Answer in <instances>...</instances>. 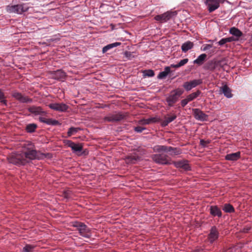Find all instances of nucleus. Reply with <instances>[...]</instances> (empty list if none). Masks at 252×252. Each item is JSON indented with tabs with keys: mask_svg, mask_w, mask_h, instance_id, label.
I'll return each instance as SVG.
<instances>
[{
	"mask_svg": "<svg viewBox=\"0 0 252 252\" xmlns=\"http://www.w3.org/2000/svg\"><path fill=\"white\" fill-rule=\"evenodd\" d=\"M22 154L24 158L26 159L27 163L30 160L44 159L47 157L48 155L35 150L34 145L31 142L23 147Z\"/></svg>",
	"mask_w": 252,
	"mask_h": 252,
	"instance_id": "obj_1",
	"label": "nucleus"
},
{
	"mask_svg": "<svg viewBox=\"0 0 252 252\" xmlns=\"http://www.w3.org/2000/svg\"><path fill=\"white\" fill-rule=\"evenodd\" d=\"M30 7L27 3H21L16 5H9L6 7V10L9 13H16L22 14L27 12Z\"/></svg>",
	"mask_w": 252,
	"mask_h": 252,
	"instance_id": "obj_2",
	"label": "nucleus"
},
{
	"mask_svg": "<svg viewBox=\"0 0 252 252\" xmlns=\"http://www.w3.org/2000/svg\"><path fill=\"white\" fill-rule=\"evenodd\" d=\"M183 93V91L177 89L172 91L166 98V101L169 106H173Z\"/></svg>",
	"mask_w": 252,
	"mask_h": 252,
	"instance_id": "obj_3",
	"label": "nucleus"
},
{
	"mask_svg": "<svg viewBox=\"0 0 252 252\" xmlns=\"http://www.w3.org/2000/svg\"><path fill=\"white\" fill-rule=\"evenodd\" d=\"M126 116V113L116 111L113 113H109L104 118V121L106 122H117L125 119Z\"/></svg>",
	"mask_w": 252,
	"mask_h": 252,
	"instance_id": "obj_4",
	"label": "nucleus"
},
{
	"mask_svg": "<svg viewBox=\"0 0 252 252\" xmlns=\"http://www.w3.org/2000/svg\"><path fill=\"white\" fill-rule=\"evenodd\" d=\"M73 226L77 228L82 236L87 238H90L91 237V229L84 223L76 221L74 222Z\"/></svg>",
	"mask_w": 252,
	"mask_h": 252,
	"instance_id": "obj_5",
	"label": "nucleus"
},
{
	"mask_svg": "<svg viewBox=\"0 0 252 252\" xmlns=\"http://www.w3.org/2000/svg\"><path fill=\"white\" fill-rule=\"evenodd\" d=\"M226 0H205V5L208 11L212 13L218 9L220 4L224 3Z\"/></svg>",
	"mask_w": 252,
	"mask_h": 252,
	"instance_id": "obj_6",
	"label": "nucleus"
},
{
	"mask_svg": "<svg viewBox=\"0 0 252 252\" xmlns=\"http://www.w3.org/2000/svg\"><path fill=\"white\" fill-rule=\"evenodd\" d=\"M177 14L176 11H167L162 14L156 16L154 19L160 23H165L171 18L175 17Z\"/></svg>",
	"mask_w": 252,
	"mask_h": 252,
	"instance_id": "obj_7",
	"label": "nucleus"
},
{
	"mask_svg": "<svg viewBox=\"0 0 252 252\" xmlns=\"http://www.w3.org/2000/svg\"><path fill=\"white\" fill-rule=\"evenodd\" d=\"M152 158L156 163L159 164L167 165L171 164L168 156L164 153L154 154L152 155Z\"/></svg>",
	"mask_w": 252,
	"mask_h": 252,
	"instance_id": "obj_8",
	"label": "nucleus"
},
{
	"mask_svg": "<svg viewBox=\"0 0 252 252\" xmlns=\"http://www.w3.org/2000/svg\"><path fill=\"white\" fill-rule=\"evenodd\" d=\"M8 160L9 163L17 166L24 165L27 163V161L23 157L22 153L11 156L8 158Z\"/></svg>",
	"mask_w": 252,
	"mask_h": 252,
	"instance_id": "obj_9",
	"label": "nucleus"
},
{
	"mask_svg": "<svg viewBox=\"0 0 252 252\" xmlns=\"http://www.w3.org/2000/svg\"><path fill=\"white\" fill-rule=\"evenodd\" d=\"M192 111L193 115L196 120L201 122L208 121V116L199 109L193 108Z\"/></svg>",
	"mask_w": 252,
	"mask_h": 252,
	"instance_id": "obj_10",
	"label": "nucleus"
},
{
	"mask_svg": "<svg viewBox=\"0 0 252 252\" xmlns=\"http://www.w3.org/2000/svg\"><path fill=\"white\" fill-rule=\"evenodd\" d=\"M12 96L21 103H32V99L26 96L23 95L21 93L14 91L12 93Z\"/></svg>",
	"mask_w": 252,
	"mask_h": 252,
	"instance_id": "obj_11",
	"label": "nucleus"
},
{
	"mask_svg": "<svg viewBox=\"0 0 252 252\" xmlns=\"http://www.w3.org/2000/svg\"><path fill=\"white\" fill-rule=\"evenodd\" d=\"M51 109L59 112H65L68 109V106L63 103H52L48 105Z\"/></svg>",
	"mask_w": 252,
	"mask_h": 252,
	"instance_id": "obj_12",
	"label": "nucleus"
},
{
	"mask_svg": "<svg viewBox=\"0 0 252 252\" xmlns=\"http://www.w3.org/2000/svg\"><path fill=\"white\" fill-rule=\"evenodd\" d=\"M201 79H194L189 82H186L184 83L183 86L187 91L191 90L192 88L202 84Z\"/></svg>",
	"mask_w": 252,
	"mask_h": 252,
	"instance_id": "obj_13",
	"label": "nucleus"
},
{
	"mask_svg": "<svg viewBox=\"0 0 252 252\" xmlns=\"http://www.w3.org/2000/svg\"><path fill=\"white\" fill-rule=\"evenodd\" d=\"M219 232L216 226L211 227L210 233L208 235V239L210 243H213L218 238Z\"/></svg>",
	"mask_w": 252,
	"mask_h": 252,
	"instance_id": "obj_14",
	"label": "nucleus"
},
{
	"mask_svg": "<svg viewBox=\"0 0 252 252\" xmlns=\"http://www.w3.org/2000/svg\"><path fill=\"white\" fill-rule=\"evenodd\" d=\"M66 144L69 147L71 148L73 152L74 153L80 152L83 150V146L81 143H75L71 140H67L66 142Z\"/></svg>",
	"mask_w": 252,
	"mask_h": 252,
	"instance_id": "obj_15",
	"label": "nucleus"
},
{
	"mask_svg": "<svg viewBox=\"0 0 252 252\" xmlns=\"http://www.w3.org/2000/svg\"><path fill=\"white\" fill-rule=\"evenodd\" d=\"M141 157L137 154H132L127 156L125 158V160L127 164H134L140 160Z\"/></svg>",
	"mask_w": 252,
	"mask_h": 252,
	"instance_id": "obj_16",
	"label": "nucleus"
},
{
	"mask_svg": "<svg viewBox=\"0 0 252 252\" xmlns=\"http://www.w3.org/2000/svg\"><path fill=\"white\" fill-rule=\"evenodd\" d=\"M174 165L177 168H181L185 170H189L190 166H189L188 161L185 160H179L174 161L173 162Z\"/></svg>",
	"mask_w": 252,
	"mask_h": 252,
	"instance_id": "obj_17",
	"label": "nucleus"
},
{
	"mask_svg": "<svg viewBox=\"0 0 252 252\" xmlns=\"http://www.w3.org/2000/svg\"><path fill=\"white\" fill-rule=\"evenodd\" d=\"M28 111L34 115H39L45 113V112L40 106H30L28 108Z\"/></svg>",
	"mask_w": 252,
	"mask_h": 252,
	"instance_id": "obj_18",
	"label": "nucleus"
},
{
	"mask_svg": "<svg viewBox=\"0 0 252 252\" xmlns=\"http://www.w3.org/2000/svg\"><path fill=\"white\" fill-rule=\"evenodd\" d=\"M229 32L230 34H232L236 39H237L238 41L243 34V32L239 29L234 27L230 28Z\"/></svg>",
	"mask_w": 252,
	"mask_h": 252,
	"instance_id": "obj_19",
	"label": "nucleus"
},
{
	"mask_svg": "<svg viewBox=\"0 0 252 252\" xmlns=\"http://www.w3.org/2000/svg\"><path fill=\"white\" fill-rule=\"evenodd\" d=\"M241 153L237 152L234 153H231L227 154L225 156V159L227 160L230 161H236L240 158Z\"/></svg>",
	"mask_w": 252,
	"mask_h": 252,
	"instance_id": "obj_20",
	"label": "nucleus"
},
{
	"mask_svg": "<svg viewBox=\"0 0 252 252\" xmlns=\"http://www.w3.org/2000/svg\"><path fill=\"white\" fill-rule=\"evenodd\" d=\"M220 91L227 98H230L232 97L231 89L226 85H224L220 87Z\"/></svg>",
	"mask_w": 252,
	"mask_h": 252,
	"instance_id": "obj_21",
	"label": "nucleus"
},
{
	"mask_svg": "<svg viewBox=\"0 0 252 252\" xmlns=\"http://www.w3.org/2000/svg\"><path fill=\"white\" fill-rule=\"evenodd\" d=\"M210 214L215 217H221L222 213L220 209L217 206H211L210 207Z\"/></svg>",
	"mask_w": 252,
	"mask_h": 252,
	"instance_id": "obj_22",
	"label": "nucleus"
},
{
	"mask_svg": "<svg viewBox=\"0 0 252 252\" xmlns=\"http://www.w3.org/2000/svg\"><path fill=\"white\" fill-rule=\"evenodd\" d=\"M177 118V116L175 114H172L167 117H165L164 119L161 122V126H167L169 123L173 122Z\"/></svg>",
	"mask_w": 252,
	"mask_h": 252,
	"instance_id": "obj_23",
	"label": "nucleus"
},
{
	"mask_svg": "<svg viewBox=\"0 0 252 252\" xmlns=\"http://www.w3.org/2000/svg\"><path fill=\"white\" fill-rule=\"evenodd\" d=\"M193 45L194 44L193 42L190 41H188L182 44L181 46V49L183 52L186 53L188 50L192 49L193 47Z\"/></svg>",
	"mask_w": 252,
	"mask_h": 252,
	"instance_id": "obj_24",
	"label": "nucleus"
},
{
	"mask_svg": "<svg viewBox=\"0 0 252 252\" xmlns=\"http://www.w3.org/2000/svg\"><path fill=\"white\" fill-rule=\"evenodd\" d=\"M207 58V55L205 54H202L199 55L196 59L193 61V63L196 64L198 65H202Z\"/></svg>",
	"mask_w": 252,
	"mask_h": 252,
	"instance_id": "obj_25",
	"label": "nucleus"
},
{
	"mask_svg": "<svg viewBox=\"0 0 252 252\" xmlns=\"http://www.w3.org/2000/svg\"><path fill=\"white\" fill-rule=\"evenodd\" d=\"M170 66H166L164 71L160 72L158 75V78L159 79H162L165 78L168 74L170 72Z\"/></svg>",
	"mask_w": 252,
	"mask_h": 252,
	"instance_id": "obj_26",
	"label": "nucleus"
},
{
	"mask_svg": "<svg viewBox=\"0 0 252 252\" xmlns=\"http://www.w3.org/2000/svg\"><path fill=\"white\" fill-rule=\"evenodd\" d=\"M169 146L164 145H156L153 148V151L155 152H167Z\"/></svg>",
	"mask_w": 252,
	"mask_h": 252,
	"instance_id": "obj_27",
	"label": "nucleus"
},
{
	"mask_svg": "<svg viewBox=\"0 0 252 252\" xmlns=\"http://www.w3.org/2000/svg\"><path fill=\"white\" fill-rule=\"evenodd\" d=\"M167 152H169L171 156H176L180 155L182 153V150L178 148L169 146Z\"/></svg>",
	"mask_w": 252,
	"mask_h": 252,
	"instance_id": "obj_28",
	"label": "nucleus"
},
{
	"mask_svg": "<svg viewBox=\"0 0 252 252\" xmlns=\"http://www.w3.org/2000/svg\"><path fill=\"white\" fill-rule=\"evenodd\" d=\"M121 44V42H114L107 45L102 48V52L103 53L106 52L109 50L112 49L113 48L117 47Z\"/></svg>",
	"mask_w": 252,
	"mask_h": 252,
	"instance_id": "obj_29",
	"label": "nucleus"
},
{
	"mask_svg": "<svg viewBox=\"0 0 252 252\" xmlns=\"http://www.w3.org/2000/svg\"><path fill=\"white\" fill-rule=\"evenodd\" d=\"M222 210L226 213H232L234 212L233 207L230 204H225L222 208Z\"/></svg>",
	"mask_w": 252,
	"mask_h": 252,
	"instance_id": "obj_30",
	"label": "nucleus"
},
{
	"mask_svg": "<svg viewBox=\"0 0 252 252\" xmlns=\"http://www.w3.org/2000/svg\"><path fill=\"white\" fill-rule=\"evenodd\" d=\"M201 92L199 91H197L195 93H191L188 95L187 97L188 98V100L191 101L196 98L198 95L200 94Z\"/></svg>",
	"mask_w": 252,
	"mask_h": 252,
	"instance_id": "obj_31",
	"label": "nucleus"
},
{
	"mask_svg": "<svg viewBox=\"0 0 252 252\" xmlns=\"http://www.w3.org/2000/svg\"><path fill=\"white\" fill-rule=\"evenodd\" d=\"M79 130H80V128L79 127H70L67 131L68 136H71L72 135L76 133Z\"/></svg>",
	"mask_w": 252,
	"mask_h": 252,
	"instance_id": "obj_32",
	"label": "nucleus"
},
{
	"mask_svg": "<svg viewBox=\"0 0 252 252\" xmlns=\"http://www.w3.org/2000/svg\"><path fill=\"white\" fill-rule=\"evenodd\" d=\"M45 124L50 126H56L59 124L58 121L53 119H47Z\"/></svg>",
	"mask_w": 252,
	"mask_h": 252,
	"instance_id": "obj_33",
	"label": "nucleus"
},
{
	"mask_svg": "<svg viewBox=\"0 0 252 252\" xmlns=\"http://www.w3.org/2000/svg\"><path fill=\"white\" fill-rule=\"evenodd\" d=\"M37 126L35 124H32L27 125L26 130L28 132H33L35 131Z\"/></svg>",
	"mask_w": 252,
	"mask_h": 252,
	"instance_id": "obj_34",
	"label": "nucleus"
},
{
	"mask_svg": "<svg viewBox=\"0 0 252 252\" xmlns=\"http://www.w3.org/2000/svg\"><path fill=\"white\" fill-rule=\"evenodd\" d=\"M134 53H135L134 52H131L129 51H125L124 55L128 60H131L135 58V55H134Z\"/></svg>",
	"mask_w": 252,
	"mask_h": 252,
	"instance_id": "obj_35",
	"label": "nucleus"
},
{
	"mask_svg": "<svg viewBox=\"0 0 252 252\" xmlns=\"http://www.w3.org/2000/svg\"><path fill=\"white\" fill-rule=\"evenodd\" d=\"M34 247L31 245H26L23 249V252H33Z\"/></svg>",
	"mask_w": 252,
	"mask_h": 252,
	"instance_id": "obj_36",
	"label": "nucleus"
},
{
	"mask_svg": "<svg viewBox=\"0 0 252 252\" xmlns=\"http://www.w3.org/2000/svg\"><path fill=\"white\" fill-rule=\"evenodd\" d=\"M154 75V71L151 69L146 70L143 72V76L144 77H153Z\"/></svg>",
	"mask_w": 252,
	"mask_h": 252,
	"instance_id": "obj_37",
	"label": "nucleus"
},
{
	"mask_svg": "<svg viewBox=\"0 0 252 252\" xmlns=\"http://www.w3.org/2000/svg\"><path fill=\"white\" fill-rule=\"evenodd\" d=\"M212 45L211 44H204L201 47V50L202 51H206L210 49H211L212 47Z\"/></svg>",
	"mask_w": 252,
	"mask_h": 252,
	"instance_id": "obj_38",
	"label": "nucleus"
},
{
	"mask_svg": "<svg viewBox=\"0 0 252 252\" xmlns=\"http://www.w3.org/2000/svg\"><path fill=\"white\" fill-rule=\"evenodd\" d=\"M138 124L142 125H146L150 124L149 119H141L138 121Z\"/></svg>",
	"mask_w": 252,
	"mask_h": 252,
	"instance_id": "obj_39",
	"label": "nucleus"
},
{
	"mask_svg": "<svg viewBox=\"0 0 252 252\" xmlns=\"http://www.w3.org/2000/svg\"><path fill=\"white\" fill-rule=\"evenodd\" d=\"M145 129V127L140 126H137L134 128V131L137 133H141Z\"/></svg>",
	"mask_w": 252,
	"mask_h": 252,
	"instance_id": "obj_40",
	"label": "nucleus"
},
{
	"mask_svg": "<svg viewBox=\"0 0 252 252\" xmlns=\"http://www.w3.org/2000/svg\"><path fill=\"white\" fill-rule=\"evenodd\" d=\"M63 196L65 198H69L71 197V191L69 190H64L63 191Z\"/></svg>",
	"mask_w": 252,
	"mask_h": 252,
	"instance_id": "obj_41",
	"label": "nucleus"
},
{
	"mask_svg": "<svg viewBox=\"0 0 252 252\" xmlns=\"http://www.w3.org/2000/svg\"><path fill=\"white\" fill-rule=\"evenodd\" d=\"M189 61V60L188 59L186 58V59H184L182 60H181L178 63L179 64V65L180 66V67L181 66H182L183 65H184L185 64H186Z\"/></svg>",
	"mask_w": 252,
	"mask_h": 252,
	"instance_id": "obj_42",
	"label": "nucleus"
},
{
	"mask_svg": "<svg viewBox=\"0 0 252 252\" xmlns=\"http://www.w3.org/2000/svg\"><path fill=\"white\" fill-rule=\"evenodd\" d=\"M227 43V40L226 38H223L221 39L218 42V44L220 46H222L225 43Z\"/></svg>",
	"mask_w": 252,
	"mask_h": 252,
	"instance_id": "obj_43",
	"label": "nucleus"
},
{
	"mask_svg": "<svg viewBox=\"0 0 252 252\" xmlns=\"http://www.w3.org/2000/svg\"><path fill=\"white\" fill-rule=\"evenodd\" d=\"M226 38L227 43L228 42H233V41H238V39H236L235 38V37H234L233 36H230V37H226Z\"/></svg>",
	"mask_w": 252,
	"mask_h": 252,
	"instance_id": "obj_44",
	"label": "nucleus"
},
{
	"mask_svg": "<svg viewBox=\"0 0 252 252\" xmlns=\"http://www.w3.org/2000/svg\"><path fill=\"white\" fill-rule=\"evenodd\" d=\"M209 143V141H205L203 139H201L200 140V145H201L202 146H203L204 147H206Z\"/></svg>",
	"mask_w": 252,
	"mask_h": 252,
	"instance_id": "obj_45",
	"label": "nucleus"
},
{
	"mask_svg": "<svg viewBox=\"0 0 252 252\" xmlns=\"http://www.w3.org/2000/svg\"><path fill=\"white\" fill-rule=\"evenodd\" d=\"M189 101L188 100L187 97L186 98L182 99L181 101V105L182 107H185L188 103Z\"/></svg>",
	"mask_w": 252,
	"mask_h": 252,
	"instance_id": "obj_46",
	"label": "nucleus"
},
{
	"mask_svg": "<svg viewBox=\"0 0 252 252\" xmlns=\"http://www.w3.org/2000/svg\"><path fill=\"white\" fill-rule=\"evenodd\" d=\"M149 120L150 124L155 123L158 121V119L157 117H153L149 118Z\"/></svg>",
	"mask_w": 252,
	"mask_h": 252,
	"instance_id": "obj_47",
	"label": "nucleus"
},
{
	"mask_svg": "<svg viewBox=\"0 0 252 252\" xmlns=\"http://www.w3.org/2000/svg\"><path fill=\"white\" fill-rule=\"evenodd\" d=\"M47 119L44 117H39V121L45 124V122L46 121Z\"/></svg>",
	"mask_w": 252,
	"mask_h": 252,
	"instance_id": "obj_48",
	"label": "nucleus"
},
{
	"mask_svg": "<svg viewBox=\"0 0 252 252\" xmlns=\"http://www.w3.org/2000/svg\"><path fill=\"white\" fill-rule=\"evenodd\" d=\"M5 98L4 93L0 89V99H4Z\"/></svg>",
	"mask_w": 252,
	"mask_h": 252,
	"instance_id": "obj_49",
	"label": "nucleus"
},
{
	"mask_svg": "<svg viewBox=\"0 0 252 252\" xmlns=\"http://www.w3.org/2000/svg\"><path fill=\"white\" fill-rule=\"evenodd\" d=\"M170 67H173V68H178V67H180V66L179 65L178 63L176 64H172L170 65Z\"/></svg>",
	"mask_w": 252,
	"mask_h": 252,
	"instance_id": "obj_50",
	"label": "nucleus"
},
{
	"mask_svg": "<svg viewBox=\"0 0 252 252\" xmlns=\"http://www.w3.org/2000/svg\"><path fill=\"white\" fill-rule=\"evenodd\" d=\"M0 102L3 104H4L5 105H6L7 104V101L5 99V98L3 99H0Z\"/></svg>",
	"mask_w": 252,
	"mask_h": 252,
	"instance_id": "obj_51",
	"label": "nucleus"
},
{
	"mask_svg": "<svg viewBox=\"0 0 252 252\" xmlns=\"http://www.w3.org/2000/svg\"><path fill=\"white\" fill-rule=\"evenodd\" d=\"M202 251H203L202 250H201V251L196 250H195V252H202Z\"/></svg>",
	"mask_w": 252,
	"mask_h": 252,
	"instance_id": "obj_52",
	"label": "nucleus"
},
{
	"mask_svg": "<svg viewBox=\"0 0 252 252\" xmlns=\"http://www.w3.org/2000/svg\"><path fill=\"white\" fill-rule=\"evenodd\" d=\"M251 41L252 42V34L251 37Z\"/></svg>",
	"mask_w": 252,
	"mask_h": 252,
	"instance_id": "obj_53",
	"label": "nucleus"
}]
</instances>
